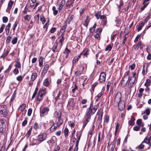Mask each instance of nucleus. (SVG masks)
Returning a JSON list of instances; mask_svg holds the SVG:
<instances>
[{
  "mask_svg": "<svg viewBox=\"0 0 151 151\" xmlns=\"http://www.w3.org/2000/svg\"><path fill=\"white\" fill-rule=\"evenodd\" d=\"M18 24H19V22L18 21H16L13 26V30L14 32H15L16 28Z\"/></svg>",
  "mask_w": 151,
  "mask_h": 151,
  "instance_id": "obj_30",
  "label": "nucleus"
},
{
  "mask_svg": "<svg viewBox=\"0 0 151 151\" xmlns=\"http://www.w3.org/2000/svg\"><path fill=\"white\" fill-rule=\"evenodd\" d=\"M58 122L57 123V126L59 127L63 122V120L61 118V114H60L59 115H58Z\"/></svg>",
  "mask_w": 151,
  "mask_h": 151,
  "instance_id": "obj_14",
  "label": "nucleus"
},
{
  "mask_svg": "<svg viewBox=\"0 0 151 151\" xmlns=\"http://www.w3.org/2000/svg\"><path fill=\"white\" fill-rule=\"evenodd\" d=\"M57 46H58V43L55 42L54 44V45L52 49V51H53L54 52H55L56 51V49L57 48Z\"/></svg>",
  "mask_w": 151,
  "mask_h": 151,
  "instance_id": "obj_29",
  "label": "nucleus"
},
{
  "mask_svg": "<svg viewBox=\"0 0 151 151\" xmlns=\"http://www.w3.org/2000/svg\"><path fill=\"white\" fill-rule=\"evenodd\" d=\"M81 135V134L79 132H77L76 133V136L77 139L76 142V145L74 149V151H77L78 150V144L80 139Z\"/></svg>",
  "mask_w": 151,
  "mask_h": 151,
  "instance_id": "obj_7",
  "label": "nucleus"
},
{
  "mask_svg": "<svg viewBox=\"0 0 151 151\" xmlns=\"http://www.w3.org/2000/svg\"><path fill=\"white\" fill-rule=\"evenodd\" d=\"M11 25V24L9 23L5 28V30L6 31V35H8L9 32V28Z\"/></svg>",
  "mask_w": 151,
  "mask_h": 151,
  "instance_id": "obj_26",
  "label": "nucleus"
},
{
  "mask_svg": "<svg viewBox=\"0 0 151 151\" xmlns=\"http://www.w3.org/2000/svg\"><path fill=\"white\" fill-rule=\"evenodd\" d=\"M31 17V16L29 14H26L23 17V18L24 20L28 21H29L30 20Z\"/></svg>",
  "mask_w": 151,
  "mask_h": 151,
  "instance_id": "obj_23",
  "label": "nucleus"
},
{
  "mask_svg": "<svg viewBox=\"0 0 151 151\" xmlns=\"http://www.w3.org/2000/svg\"><path fill=\"white\" fill-rule=\"evenodd\" d=\"M43 58L41 56L40 57L39 59V66L40 67H41L43 65Z\"/></svg>",
  "mask_w": 151,
  "mask_h": 151,
  "instance_id": "obj_32",
  "label": "nucleus"
},
{
  "mask_svg": "<svg viewBox=\"0 0 151 151\" xmlns=\"http://www.w3.org/2000/svg\"><path fill=\"white\" fill-rule=\"evenodd\" d=\"M26 107V104L23 103L19 107L18 109V110H19L22 112H23L25 109Z\"/></svg>",
  "mask_w": 151,
  "mask_h": 151,
  "instance_id": "obj_21",
  "label": "nucleus"
},
{
  "mask_svg": "<svg viewBox=\"0 0 151 151\" xmlns=\"http://www.w3.org/2000/svg\"><path fill=\"white\" fill-rule=\"evenodd\" d=\"M123 1L122 0H121L119 1V4L118 6V11L119 12L120 11V9L121 8L122 6L123 5Z\"/></svg>",
  "mask_w": 151,
  "mask_h": 151,
  "instance_id": "obj_40",
  "label": "nucleus"
},
{
  "mask_svg": "<svg viewBox=\"0 0 151 151\" xmlns=\"http://www.w3.org/2000/svg\"><path fill=\"white\" fill-rule=\"evenodd\" d=\"M135 120L134 118V117H132L131 119L129 122V124L130 125H134V122Z\"/></svg>",
  "mask_w": 151,
  "mask_h": 151,
  "instance_id": "obj_35",
  "label": "nucleus"
},
{
  "mask_svg": "<svg viewBox=\"0 0 151 151\" xmlns=\"http://www.w3.org/2000/svg\"><path fill=\"white\" fill-rule=\"evenodd\" d=\"M47 137V134H42L38 136L37 140H39L40 142H41L45 140Z\"/></svg>",
  "mask_w": 151,
  "mask_h": 151,
  "instance_id": "obj_9",
  "label": "nucleus"
},
{
  "mask_svg": "<svg viewBox=\"0 0 151 151\" xmlns=\"http://www.w3.org/2000/svg\"><path fill=\"white\" fill-rule=\"evenodd\" d=\"M65 3V1L64 0H62L60 2V5L59 6L58 9L59 10V11L60 12L62 7H63V6L64 5Z\"/></svg>",
  "mask_w": 151,
  "mask_h": 151,
  "instance_id": "obj_22",
  "label": "nucleus"
},
{
  "mask_svg": "<svg viewBox=\"0 0 151 151\" xmlns=\"http://www.w3.org/2000/svg\"><path fill=\"white\" fill-rule=\"evenodd\" d=\"M96 23L94 24L92 27H91L90 28V29H89L90 31L91 32H93L95 30V29L96 28Z\"/></svg>",
  "mask_w": 151,
  "mask_h": 151,
  "instance_id": "obj_37",
  "label": "nucleus"
},
{
  "mask_svg": "<svg viewBox=\"0 0 151 151\" xmlns=\"http://www.w3.org/2000/svg\"><path fill=\"white\" fill-rule=\"evenodd\" d=\"M6 125L5 124L4 120L2 119H0V132L3 133L6 129Z\"/></svg>",
  "mask_w": 151,
  "mask_h": 151,
  "instance_id": "obj_5",
  "label": "nucleus"
},
{
  "mask_svg": "<svg viewBox=\"0 0 151 151\" xmlns=\"http://www.w3.org/2000/svg\"><path fill=\"white\" fill-rule=\"evenodd\" d=\"M126 74L124 76L121 81V85L124 87L127 85L129 79V75L128 72L126 73Z\"/></svg>",
  "mask_w": 151,
  "mask_h": 151,
  "instance_id": "obj_2",
  "label": "nucleus"
},
{
  "mask_svg": "<svg viewBox=\"0 0 151 151\" xmlns=\"http://www.w3.org/2000/svg\"><path fill=\"white\" fill-rule=\"evenodd\" d=\"M54 138L56 139V138L55 137H53L52 139L47 141L45 144V147L47 149H50L55 145V142Z\"/></svg>",
  "mask_w": 151,
  "mask_h": 151,
  "instance_id": "obj_4",
  "label": "nucleus"
},
{
  "mask_svg": "<svg viewBox=\"0 0 151 151\" xmlns=\"http://www.w3.org/2000/svg\"><path fill=\"white\" fill-rule=\"evenodd\" d=\"M34 128L36 130L40 128V127L38 125L37 123H35L33 126Z\"/></svg>",
  "mask_w": 151,
  "mask_h": 151,
  "instance_id": "obj_53",
  "label": "nucleus"
},
{
  "mask_svg": "<svg viewBox=\"0 0 151 151\" xmlns=\"http://www.w3.org/2000/svg\"><path fill=\"white\" fill-rule=\"evenodd\" d=\"M46 91L44 90H40L39 91V93L37 97V99L38 101H40L43 99V95L46 93Z\"/></svg>",
  "mask_w": 151,
  "mask_h": 151,
  "instance_id": "obj_6",
  "label": "nucleus"
},
{
  "mask_svg": "<svg viewBox=\"0 0 151 151\" xmlns=\"http://www.w3.org/2000/svg\"><path fill=\"white\" fill-rule=\"evenodd\" d=\"M7 106L6 105L0 106V115L2 117H6L8 115Z\"/></svg>",
  "mask_w": 151,
  "mask_h": 151,
  "instance_id": "obj_3",
  "label": "nucleus"
},
{
  "mask_svg": "<svg viewBox=\"0 0 151 151\" xmlns=\"http://www.w3.org/2000/svg\"><path fill=\"white\" fill-rule=\"evenodd\" d=\"M143 25L144 24L142 22V21H140L139 25H137V29L138 31H139L142 29Z\"/></svg>",
  "mask_w": 151,
  "mask_h": 151,
  "instance_id": "obj_18",
  "label": "nucleus"
},
{
  "mask_svg": "<svg viewBox=\"0 0 151 151\" xmlns=\"http://www.w3.org/2000/svg\"><path fill=\"white\" fill-rule=\"evenodd\" d=\"M23 79V77L21 76H20L17 77V80L19 81H21Z\"/></svg>",
  "mask_w": 151,
  "mask_h": 151,
  "instance_id": "obj_59",
  "label": "nucleus"
},
{
  "mask_svg": "<svg viewBox=\"0 0 151 151\" xmlns=\"http://www.w3.org/2000/svg\"><path fill=\"white\" fill-rule=\"evenodd\" d=\"M150 14H148L147 16L145 18V23H146L147 22L148 20L150 18Z\"/></svg>",
  "mask_w": 151,
  "mask_h": 151,
  "instance_id": "obj_61",
  "label": "nucleus"
},
{
  "mask_svg": "<svg viewBox=\"0 0 151 151\" xmlns=\"http://www.w3.org/2000/svg\"><path fill=\"white\" fill-rule=\"evenodd\" d=\"M70 52L69 50L67 47H66L63 52V53L65 55V58H67L68 56V55Z\"/></svg>",
  "mask_w": 151,
  "mask_h": 151,
  "instance_id": "obj_25",
  "label": "nucleus"
},
{
  "mask_svg": "<svg viewBox=\"0 0 151 151\" xmlns=\"http://www.w3.org/2000/svg\"><path fill=\"white\" fill-rule=\"evenodd\" d=\"M118 104L119 109L120 111H122L124 110L125 108V104L124 101H121Z\"/></svg>",
  "mask_w": 151,
  "mask_h": 151,
  "instance_id": "obj_12",
  "label": "nucleus"
},
{
  "mask_svg": "<svg viewBox=\"0 0 151 151\" xmlns=\"http://www.w3.org/2000/svg\"><path fill=\"white\" fill-rule=\"evenodd\" d=\"M111 84V82L110 81H108L106 86V91H108L109 89V88Z\"/></svg>",
  "mask_w": 151,
  "mask_h": 151,
  "instance_id": "obj_50",
  "label": "nucleus"
},
{
  "mask_svg": "<svg viewBox=\"0 0 151 151\" xmlns=\"http://www.w3.org/2000/svg\"><path fill=\"white\" fill-rule=\"evenodd\" d=\"M103 114V112L102 111H101L99 113V115L98 117V120L100 122V123L101 122Z\"/></svg>",
  "mask_w": 151,
  "mask_h": 151,
  "instance_id": "obj_33",
  "label": "nucleus"
},
{
  "mask_svg": "<svg viewBox=\"0 0 151 151\" xmlns=\"http://www.w3.org/2000/svg\"><path fill=\"white\" fill-rule=\"evenodd\" d=\"M112 47L110 45H108L105 49L106 51H110Z\"/></svg>",
  "mask_w": 151,
  "mask_h": 151,
  "instance_id": "obj_56",
  "label": "nucleus"
},
{
  "mask_svg": "<svg viewBox=\"0 0 151 151\" xmlns=\"http://www.w3.org/2000/svg\"><path fill=\"white\" fill-rule=\"evenodd\" d=\"M98 105L93 106V103H91L90 107L86 110V118H88V119H90L91 116L95 113L98 109Z\"/></svg>",
  "mask_w": 151,
  "mask_h": 151,
  "instance_id": "obj_1",
  "label": "nucleus"
},
{
  "mask_svg": "<svg viewBox=\"0 0 151 151\" xmlns=\"http://www.w3.org/2000/svg\"><path fill=\"white\" fill-rule=\"evenodd\" d=\"M142 123V120L141 119H138L137 120L136 123L139 126H140L141 127H142V125L141 126V123Z\"/></svg>",
  "mask_w": 151,
  "mask_h": 151,
  "instance_id": "obj_55",
  "label": "nucleus"
},
{
  "mask_svg": "<svg viewBox=\"0 0 151 151\" xmlns=\"http://www.w3.org/2000/svg\"><path fill=\"white\" fill-rule=\"evenodd\" d=\"M150 139H147V137H146L144 139V141L142 142V143L145 142L147 144H148L149 145H151L150 142Z\"/></svg>",
  "mask_w": 151,
  "mask_h": 151,
  "instance_id": "obj_38",
  "label": "nucleus"
},
{
  "mask_svg": "<svg viewBox=\"0 0 151 151\" xmlns=\"http://www.w3.org/2000/svg\"><path fill=\"white\" fill-rule=\"evenodd\" d=\"M89 50H87L86 52H83L82 54L83 55L84 57H87L88 55H89Z\"/></svg>",
  "mask_w": 151,
  "mask_h": 151,
  "instance_id": "obj_47",
  "label": "nucleus"
},
{
  "mask_svg": "<svg viewBox=\"0 0 151 151\" xmlns=\"http://www.w3.org/2000/svg\"><path fill=\"white\" fill-rule=\"evenodd\" d=\"M106 75L105 73L102 72L101 73L99 76V81L100 83L104 82L106 80Z\"/></svg>",
  "mask_w": 151,
  "mask_h": 151,
  "instance_id": "obj_10",
  "label": "nucleus"
},
{
  "mask_svg": "<svg viewBox=\"0 0 151 151\" xmlns=\"http://www.w3.org/2000/svg\"><path fill=\"white\" fill-rule=\"evenodd\" d=\"M115 22L116 24V26L117 27H119L121 23V21L120 19L117 18H116L115 20Z\"/></svg>",
  "mask_w": 151,
  "mask_h": 151,
  "instance_id": "obj_31",
  "label": "nucleus"
},
{
  "mask_svg": "<svg viewBox=\"0 0 151 151\" xmlns=\"http://www.w3.org/2000/svg\"><path fill=\"white\" fill-rule=\"evenodd\" d=\"M79 59L77 57L75 56L73 60V65L75 64L76 63L78 60Z\"/></svg>",
  "mask_w": 151,
  "mask_h": 151,
  "instance_id": "obj_49",
  "label": "nucleus"
},
{
  "mask_svg": "<svg viewBox=\"0 0 151 151\" xmlns=\"http://www.w3.org/2000/svg\"><path fill=\"white\" fill-rule=\"evenodd\" d=\"M142 44L141 42H140L136 46L135 49V50H137L139 48V47Z\"/></svg>",
  "mask_w": 151,
  "mask_h": 151,
  "instance_id": "obj_63",
  "label": "nucleus"
},
{
  "mask_svg": "<svg viewBox=\"0 0 151 151\" xmlns=\"http://www.w3.org/2000/svg\"><path fill=\"white\" fill-rule=\"evenodd\" d=\"M109 116L108 115H106L105 117L104 122L108 123L109 122Z\"/></svg>",
  "mask_w": 151,
  "mask_h": 151,
  "instance_id": "obj_51",
  "label": "nucleus"
},
{
  "mask_svg": "<svg viewBox=\"0 0 151 151\" xmlns=\"http://www.w3.org/2000/svg\"><path fill=\"white\" fill-rule=\"evenodd\" d=\"M49 110V109L47 107L44 108L42 111L41 112V113L42 114H47L48 111Z\"/></svg>",
  "mask_w": 151,
  "mask_h": 151,
  "instance_id": "obj_17",
  "label": "nucleus"
},
{
  "mask_svg": "<svg viewBox=\"0 0 151 151\" xmlns=\"http://www.w3.org/2000/svg\"><path fill=\"white\" fill-rule=\"evenodd\" d=\"M3 21L4 23H6L8 21V19L7 17H4L3 18Z\"/></svg>",
  "mask_w": 151,
  "mask_h": 151,
  "instance_id": "obj_60",
  "label": "nucleus"
},
{
  "mask_svg": "<svg viewBox=\"0 0 151 151\" xmlns=\"http://www.w3.org/2000/svg\"><path fill=\"white\" fill-rule=\"evenodd\" d=\"M14 4V2L12 0H10L8 3V6L6 10V12H9L11 9L13 4Z\"/></svg>",
  "mask_w": 151,
  "mask_h": 151,
  "instance_id": "obj_15",
  "label": "nucleus"
},
{
  "mask_svg": "<svg viewBox=\"0 0 151 151\" xmlns=\"http://www.w3.org/2000/svg\"><path fill=\"white\" fill-rule=\"evenodd\" d=\"M69 130L67 127H65L64 131V135L65 137H66L68 136V132Z\"/></svg>",
  "mask_w": 151,
  "mask_h": 151,
  "instance_id": "obj_43",
  "label": "nucleus"
},
{
  "mask_svg": "<svg viewBox=\"0 0 151 151\" xmlns=\"http://www.w3.org/2000/svg\"><path fill=\"white\" fill-rule=\"evenodd\" d=\"M85 9V7H82L80 10V13L81 15L83 13Z\"/></svg>",
  "mask_w": 151,
  "mask_h": 151,
  "instance_id": "obj_54",
  "label": "nucleus"
},
{
  "mask_svg": "<svg viewBox=\"0 0 151 151\" xmlns=\"http://www.w3.org/2000/svg\"><path fill=\"white\" fill-rule=\"evenodd\" d=\"M76 103V101L73 98H70L68 100V106H71L73 107L75 106Z\"/></svg>",
  "mask_w": 151,
  "mask_h": 151,
  "instance_id": "obj_11",
  "label": "nucleus"
},
{
  "mask_svg": "<svg viewBox=\"0 0 151 151\" xmlns=\"http://www.w3.org/2000/svg\"><path fill=\"white\" fill-rule=\"evenodd\" d=\"M15 66L18 68H20L21 67V64L19 62H16L15 63Z\"/></svg>",
  "mask_w": 151,
  "mask_h": 151,
  "instance_id": "obj_48",
  "label": "nucleus"
},
{
  "mask_svg": "<svg viewBox=\"0 0 151 151\" xmlns=\"http://www.w3.org/2000/svg\"><path fill=\"white\" fill-rule=\"evenodd\" d=\"M74 2V0H68L66 2L65 6L67 7H70V6L72 5Z\"/></svg>",
  "mask_w": 151,
  "mask_h": 151,
  "instance_id": "obj_16",
  "label": "nucleus"
},
{
  "mask_svg": "<svg viewBox=\"0 0 151 151\" xmlns=\"http://www.w3.org/2000/svg\"><path fill=\"white\" fill-rule=\"evenodd\" d=\"M103 95V93L102 92H100L96 97L95 98L96 99V101H97L99 100Z\"/></svg>",
  "mask_w": 151,
  "mask_h": 151,
  "instance_id": "obj_34",
  "label": "nucleus"
},
{
  "mask_svg": "<svg viewBox=\"0 0 151 151\" xmlns=\"http://www.w3.org/2000/svg\"><path fill=\"white\" fill-rule=\"evenodd\" d=\"M100 15H101V13H100V12H98L97 13H96L95 14V16L96 17L97 19H99V18H100Z\"/></svg>",
  "mask_w": 151,
  "mask_h": 151,
  "instance_id": "obj_57",
  "label": "nucleus"
},
{
  "mask_svg": "<svg viewBox=\"0 0 151 151\" xmlns=\"http://www.w3.org/2000/svg\"><path fill=\"white\" fill-rule=\"evenodd\" d=\"M43 85L46 86H47L49 85V82L47 79L45 80L43 82Z\"/></svg>",
  "mask_w": 151,
  "mask_h": 151,
  "instance_id": "obj_45",
  "label": "nucleus"
},
{
  "mask_svg": "<svg viewBox=\"0 0 151 151\" xmlns=\"http://www.w3.org/2000/svg\"><path fill=\"white\" fill-rule=\"evenodd\" d=\"M18 38L17 37H15L12 39V43L13 45L15 44L17 42Z\"/></svg>",
  "mask_w": 151,
  "mask_h": 151,
  "instance_id": "obj_41",
  "label": "nucleus"
},
{
  "mask_svg": "<svg viewBox=\"0 0 151 151\" xmlns=\"http://www.w3.org/2000/svg\"><path fill=\"white\" fill-rule=\"evenodd\" d=\"M121 97L122 93L119 92L118 93L115 97L114 101V103H116L117 105L118 104L121 102Z\"/></svg>",
  "mask_w": 151,
  "mask_h": 151,
  "instance_id": "obj_8",
  "label": "nucleus"
},
{
  "mask_svg": "<svg viewBox=\"0 0 151 151\" xmlns=\"http://www.w3.org/2000/svg\"><path fill=\"white\" fill-rule=\"evenodd\" d=\"M29 6H28V4H27L25 6L24 9V10L23 11V13H24V14H27V12L29 11ZM29 12H30V11H29Z\"/></svg>",
  "mask_w": 151,
  "mask_h": 151,
  "instance_id": "obj_28",
  "label": "nucleus"
},
{
  "mask_svg": "<svg viewBox=\"0 0 151 151\" xmlns=\"http://www.w3.org/2000/svg\"><path fill=\"white\" fill-rule=\"evenodd\" d=\"M90 20V19L89 18V17L87 16H86V18L85 20L84 24V25L86 27V28H87L88 26L89 23V22Z\"/></svg>",
  "mask_w": 151,
  "mask_h": 151,
  "instance_id": "obj_24",
  "label": "nucleus"
},
{
  "mask_svg": "<svg viewBox=\"0 0 151 151\" xmlns=\"http://www.w3.org/2000/svg\"><path fill=\"white\" fill-rule=\"evenodd\" d=\"M37 76V74L35 73H33L31 76V80L32 81H34L36 78Z\"/></svg>",
  "mask_w": 151,
  "mask_h": 151,
  "instance_id": "obj_27",
  "label": "nucleus"
},
{
  "mask_svg": "<svg viewBox=\"0 0 151 151\" xmlns=\"http://www.w3.org/2000/svg\"><path fill=\"white\" fill-rule=\"evenodd\" d=\"M115 144H113L111 149L109 150V151H113L114 148H115Z\"/></svg>",
  "mask_w": 151,
  "mask_h": 151,
  "instance_id": "obj_62",
  "label": "nucleus"
},
{
  "mask_svg": "<svg viewBox=\"0 0 151 151\" xmlns=\"http://www.w3.org/2000/svg\"><path fill=\"white\" fill-rule=\"evenodd\" d=\"M142 4L143 5V6L141 8V10L142 11L143 10L147 5H148V3H144V2H143Z\"/></svg>",
  "mask_w": 151,
  "mask_h": 151,
  "instance_id": "obj_52",
  "label": "nucleus"
},
{
  "mask_svg": "<svg viewBox=\"0 0 151 151\" xmlns=\"http://www.w3.org/2000/svg\"><path fill=\"white\" fill-rule=\"evenodd\" d=\"M33 22L32 21H31L29 26L27 27V30L30 29L33 27Z\"/></svg>",
  "mask_w": 151,
  "mask_h": 151,
  "instance_id": "obj_46",
  "label": "nucleus"
},
{
  "mask_svg": "<svg viewBox=\"0 0 151 151\" xmlns=\"http://www.w3.org/2000/svg\"><path fill=\"white\" fill-rule=\"evenodd\" d=\"M32 112V110L31 108L29 109L27 113V115L28 116H30L31 115Z\"/></svg>",
  "mask_w": 151,
  "mask_h": 151,
  "instance_id": "obj_58",
  "label": "nucleus"
},
{
  "mask_svg": "<svg viewBox=\"0 0 151 151\" xmlns=\"http://www.w3.org/2000/svg\"><path fill=\"white\" fill-rule=\"evenodd\" d=\"M136 78L133 77H131L128 82V85L129 87H131L133 86Z\"/></svg>",
  "mask_w": 151,
  "mask_h": 151,
  "instance_id": "obj_13",
  "label": "nucleus"
},
{
  "mask_svg": "<svg viewBox=\"0 0 151 151\" xmlns=\"http://www.w3.org/2000/svg\"><path fill=\"white\" fill-rule=\"evenodd\" d=\"M9 52V50H5L2 55L1 56L0 58H4L8 54Z\"/></svg>",
  "mask_w": 151,
  "mask_h": 151,
  "instance_id": "obj_20",
  "label": "nucleus"
},
{
  "mask_svg": "<svg viewBox=\"0 0 151 151\" xmlns=\"http://www.w3.org/2000/svg\"><path fill=\"white\" fill-rule=\"evenodd\" d=\"M151 81L150 79H147L146 80V82L145 84V86L146 87H148L150 84Z\"/></svg>",
  "mask_w": 151,
  "mask_h": 151,
  "instance_id": "obj_36",
  "label": "nucleus"
},
{
  "mask_svg": "<svg viewBox=\"0 0 151 151\" xmlns=\"http://www.w3.org/2000/svg\"><path fill=\"white\" fill-rule=\"evenodd\" d=\"M40 20L41 21L42 24H44L46 21L45 20V18L44 17V16L43 14H42L40 16Z\"/></svg>",
  "mask_w": 151,
  "mask_h": 151,
  "instance_id": "obj_39",
  "label": "nucleus"
},
{
  "mask_svg": "<svg viewBox=\"0 0 151 151\" xmlns=\"http://www.w3.org/2000/svg\"><path fill=\"white\" fill-rule=\"evenodd\" d=\"M58 126L55 125L54 124H53L52 126L50 127V130L51 132H53L57 128Z\"/></svg>",
  "mask_w": 151,
  "mask_h": 151,
  "instance_id": "obj_42",
  "label": "nucleus"
},
{
  "mask_svg": "<svg viewBox=\"0 0 151 151\" xmlns=\"http://www.w3.org/2000/svg\"><path fill=\"white\" fill-rule=\"evenodd\" d=\"M67 27L66 25H65L62 27L60 29V32L63 34L65 31Z\"/></svg>",
  "mask_w": 151,
  "mask_h": 151,
  "instance_id": "obj_44",
  "label": "nucleus"
},
{
  "mask_svg": "<svg viewBox=\"0 0 151 151\" xmlns=\"http://www.w3.org/2000/svg\"><path fill=\"white\" fill-rule=\"evenodd\" d=\"M60 148V147L59 146H57L54 148V151H59Z\"/></svg>",
  "mask_w": 151,
  "mask_h": 151,
  "instance_id": "obj_64",
  "label": "nucleus"
},
{
  "mask_svg": "<svg viewBox=\"0 0 151 151\" xmlns=\"http://www.w3.org/2000/svg\"><path fill=\"white\" fill-rule=\"evenodd\" d=\"M49 68V65L48 64H46L45 65L43 70L42 71L43 73L45 74L47 73Z\"/></svg>",
  "mask_w": 151,
  "mask_h": 151,
  "instance_id": "obj_19",
  "label": "nucleus"
}]
</instances>
